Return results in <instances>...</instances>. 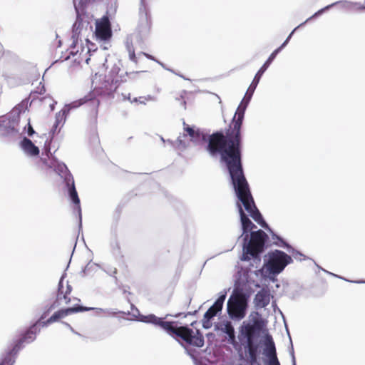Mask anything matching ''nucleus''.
Here are the masks:
<instances>
[{"label": "nucleus", "instance_id": "ddd939ff", "mask_svg": "<svg viewBox=\"0 0 365 365\" xmlns=\"http://www.w3.org/2000/svg\"><path fill=\"white\" fill-rule=\"evenodd\" d=\"M255 301L257 307L261 308L267 307L270 302L269 291L266 289H262L255 295Z\"/></svg>", "mask_w": 365, "mask_h": 365}, {"label": "nucleus", "instance_id": "412c9836", "mask_svg": "<svg viewBox=\"0 0 365 365\" xmlns=\"http://www.w3.org/2000/svg\"><path fill=\"white\" fill-rule=\"evenodd\" d=\"M46 90H45V88L43 86H41V88H40V91L38 92V91H34L31 93V97H32V101H35L36 99H38L40 101H42V100H48L49 102L51 101V98L49 97V96H44V97H41V96L42 94H43L45 93Z\"/></svg>", "mask_w": 365, "mask_h": 365}, {"label": "nucleus", "instance_id": "7ed1b4c3", "mask_svg": "<svg viewBox=\"0 0 365 365\" xmlns=\"http://www.w3.org/2000/svg\"><path fill=\"white\" fill-rule=\"evenodd\" d=\"M267 235L262 230L250 232L248 242L243 248V259L250 260L251 258L259 259V255L264 250Z\"/></svg>", "mask_w": 365, "mask_h": 365}, {"label": "nucleus", "instance_id": "0eeeda50", "mask_svg": "<svg viewBox=\"0 0 365 365\" xmlns=\"http://www.w3.org/2000/svg\"><path fill=\"white\" fill-rule=\"evenodd\" d=\"M247 299L243 294H236L227 302V312L232 318L243 319L246 315Z\"/></svg>", "mask_w": 365, "mask_h": 365}, {"label": "nucleus", "instance_id": "2eb2a0df", "mask_svg": "<svg viewBox=\"0 0 365 365\" xmlns=\"http://www.w3.org/2000/svg\"><path fill=\"white\" fill-rule=\"evenodd\" d=\"M21 145L22 149L28 155L31 156H36L39 154V149L37 146H36L32 141L27 138H24L21 143Z\"/></svg>", "mask_w": 365, "mask_h": 365}, {"label": "nucleus", "instance_id": "6e6552de", "mask_svg": "<svg viewBox=\"0 0 365 365\" xmlns=\"http://www.w3.org/2000/svg\"><path fill=\"white\" fill-rule=\"evenodd\" d=\"M39 331L40 329L38 328V323L34 324L14 342L13 347L6 353H11L15 359V356L22 349L24 344L34 341L36 339L37 333Z\"/></svg>", "mask_w": 365, "mask_h": 365}, {"label": "nucleus", "instance_id": "b1692460", "mask_svg": "<svg viewBox=\"0 0 365 365\" xmlns=\"http://www.w3.org/2000/svg\"><path fill=\"white\" fill-rule=\"evenodd\" d=\"M127 51L129 55V59L133 61L135 64H138V61L135 56V48L132 44L127 45Z\"/></svg>", "mask_w": 365, "mask_h": 365}, {"label": "nucleus", "instance_id": "5701e85b", "mask_svg": "<svg viewBox=\"0 0 365 365\" xmlns=\"http://www.w3.org/2000/svg\"><path fill=\"white\" fill-rule=\"evenodd\" d=\"M15 361L11 353H6L1 359L0 365H13Z\"/></svg>", "mask_w": 365, "mask_h": 365}, {"label": "nucleus", "instance_id": "39448f33", "mask_svg": "<svg viewBox=\"0 0 365 365\" xmlns=\"http://www.w3.org/2000/svg\"><path fill=\"white\" fill-rule=\"evenodd\" d=\"M264 327V322L260 319H255L252 324L243 322L239 328L240 341L246 344L254 343L255 339L259 336Z\"/></svg>", "mask_w": 365, "mask_h": 365}, {"label": "nucleus", "instance_id": "aec40b11", "mask_svg": "<svg viewBox=\"0 0 365 365\" xmlns=\"http://www.w3.org/2000/svg\"><path fill=\"white\" fill-rule=\"evenodd\" d=\"M4 124L0 125V135L2 136H6L10 134L16 133V130L14 126L11 125L10 120H4Z\"/></svg>", "mask_w": 365, "mask_h": 365}, {"label": "nucleus", "instance_id": "7c9ffc66", "mask_svg": "<svg viewBox=\"0 0 365 365\" xmlns=\"http://www.w3.org/2000/svg\"><path fill=\"white\" fill-rule=\"evenodd\" d=\"M55 308H56V306H55V304H52V305L51 306V307L49 308V310H50V309H55Z\"/></svg>", "mask_w": 365, "mask_h": 365}, {"label": "nucleus", "instance_id": "1a4fd4ad", "mask_svg": "<svg viewBox=\"0 0 365 365\" xmlns=\"http://www.w3.org/2000/svg\"><path fill=\"white\" fill-rule=\"evenodd\" d=\"M225 299V295H222L215 301L214 304L211 306L204 314L202 320V327L205 329L211 327L210 319L213 318L217 314L220 312L223 307V303Z\"/></svg>", "mask_w": 365, "mask_h": 365}, {"label": "nucleus", "instance_id": "423d86ee", "mask_svg": "<svg viewBox=\"0 0 365 365\" xmlns=\"http://www.w3.org/2000/svg\"><path fill=\"white\" fill-rule=\"evenodd\" d=\"M292 262V257L283 251L276 250L269 254L267 268L274 274H279L285 267Z\"/></svg>", "mask_w": 365, "mask_h": 365}, {"label": "nucleus", "instance_id": "c85d7f7f", "mask_svg": "<svg viewBox=\"0 0 365 365\" xmlns=\"http://www.w3.org/2000/svg\"><path fill=\"white\" fill-rule=\"evenodd\" d=\"M141 53L143 54L145 56H146L148 58L151 59V60H154V58L151 55L148 54V53H144V52H142Z\"/></svg>", "mask_w": 365, "mask_h": 365}, {"label": "nucleus", "instance_id": "f8f14e48", "mask_svg": "<svg viewBox=\"0 0 365 365\" xmlns=\"http://www.w3.org/2000/svg\"><path fill=\"white\" fill-rule=\"evenodd\" d=\"M264 354L268 359L269 365H280L277 359L275 345L272 339L265 344Z\"/></svg>", "mask_w": 365, "mask_h": 365}, {"label": "nucleus", "instance_id": "393cba45", "mask_svg": "<svg viewBox=\"0 0 365 365\" xmlns=\"http://www.w3.org/2000/svg\"><path fill=\"white\" fill-rule=\"evenodd\" d=\"M107 81L110 83V86L109 88V90H115L118 86H119V83H120V79H119V77L116 75L115 76H111L110 78H108Z\"/></svg>", "mask_w": 365, "mask_h": 365}, {"label": "nucleus", "instance_id": "a878e982", "mask_svg": "<svg viewBox=\"0 0 365 365\" xmlns=\"http://www.w3.org/2000/svg\"><path fill=\"white\" fill-rule=\"evenodd\" d=\"M75 5L78 4L80 6H83L88 3H97L103 1V0H73Z\"/></svg>", "mask_w": 365, "mask_h": 365}, {"label": "nucleus", "instance_id": "f3484780", "mask_svg": "<svg viewBox=\"0 0 365 365\" xmlns=\"http://www.w3.org/2000/svg\"><path fill=\"white\" fill-rule=\"evenodd\" d=\"M71 291L72 287L71 285L67 284L66 287L64 288L62 281H60L58 284L57 299L61 300L63 299L65 300V304H69L71 302V298L68 297V295L71 294Z\"/></svg>", "mask_w": 365, "mask_h": 365}, {"label": "nucleus", "instance_id": "f257e3e1", "mask_svg": "<svg viewBox=\"0 0 365 365\" xmlns=\"http://www.w3.org/2000/svg\"><path fill=\"white\" fill-rule=\"evenodd\" d=\"M243 110L242 108L238 109L225 133L217 131L209 136L207 150L211 155H221L222 160L226 163L239 200L249 215L259 225L267 228L268 225L255 203L242 169L241 128L244 119Z\"/></svg>", "mask_w": 365, "mask_h": 365}, {"label": "nucleus", "instance_id": "dca6fc26", "mask_svg": "<svg viewBox=\"0 0 365 365\" xmlns=\"http://www.w3.org/2000/svg\"><path fill=\"white\" fill-rule=\"evenodd\" d=\"M66 185L68 187L69 196L72 202L79 207L80 200L75 187L74 180L71 176L66 178Z\"/></svg>", "mask_w": 365, "mask_h": 365}, {"label": "nucleus", "instance_id": "4468645a", "mask_svg": "<svg viewBox=\"0 0 365 365\" xmlns=\"http://www.w3.org/2000/svg\"><path fill=\"white\" fill-rule=\"evenodd\" d=\"M239 213L240 215V220L242 223V227L243 230V232H247L248 231H250L253 230L254 228H256V226L252 222V221L249 219L247 215L245 213L241 204H237Z\"/></svg>", "mask_w": 365, "mask_h": 365}, {"label": "nucleus", "instance_id": "bb28decb", "mask_svg": "<svg viewBox=\"0 0 365 365\" xmlns=\"http://www.w3.org/2000/svg\"><path fill=\"white\" fill-rule=\"evenodd\" d=\"M34 133L35 132H34V130L32 125H31L30 122H29V123H28V135L29 136H31L34 134Z\"/></svg>", "mask_w": 365, "mask_h": 365}, {"label": "nucleus", "instance_id": "cd10ccee", "mask_svg": "<svg viewBox=\"0 0 365 365\" xmlns=\"http://www.w3.org/2000/svg\"><path fill=\"white\" fill-rule=\"evenodd\" d=\"M141 4H142V6L143 7V12H145V14L147 16H148V11H147V8H146V6H145V0H141Z\"/></svg>", "mask_w": 365, "mask_h": 365}, {"label": "nucleus", "instance_id": "c756f323", "mask_svg": "<svg viewBox=\"0 0 365 365\" xmlns=\"http://www.w3.org/2000/svg\"><path fill=\"white\" fill-rule=\"evenodd\" d=\"M43 163H44L45 165H47V161H46V160H43ZM48 166L49 168H52V165H48Z\"/></svg>", "mask_w": 365, "mask_h": 365}, {"label": "nucleus", "instance_id": "6ab92c4d", "mask_svg": "<svg viewBox=\"0 0 365 365\" xmlns=\"http://www.w3.org/2000/svg\"><path fill=\"white\" fill-rule=\"evenodd\" d=\"M183 129L185 132V135H187L190 137L192 140H199L201 138L202 133L199 129L195 130L193 128H191L189 125L183 123Z\"/></svg>", "mask_w": 365, "mask_h": 365}, {"label": "nucleus", "instance_id": "a211bd4d", "mask_svg": "<svg viewBox=\"0 0 365 365\" xmlns=\"http://www.w3.org/2000/svg\"><path fill=\"white\" fill-rule=\"evenodd\" d=\"M221 331L228 336V341L232 345L237 344L235 329L231 322H225L221 327Z\"/></svg>", "mask_w": 365, "mask_h": 365}, {"label": "nucleus", "instance_id": "20e7f679", "mask_svg": "<svg viewBox=\"0 0 365 365\" xmlns=\"http://www.w3.org/2000/svg\"><path fill=\"white\" fill-rule=\"evenodd\" d=\"M294 30L289 35V36L287 37L286 41L282 44L281 46H279L278 48L275 49L271 53V55L269 56L268 59L266 61V62L263 64V66L257 71V73H256V75H255L252 82L251 83L250 86H249V88H248V89L247 91V93L245 94V98L243 100L244 101H245V104L242 105V103H241V104L238 106L235 113H237L238 112V109H240V108H244L243 110H244V112L245 111L247 105L249 103V101H250V99H251V98H252V95H253V93L255 92V90L256 87L257 86V85H258V83L259 82V80H260L262 76L265 72V71L267 69V68L269 66V65L271 64L272 61L275 58V57L277 56L278 53L282 50V48L283 47H284L287 45V43L289 41V39H290L292 34L294 33ZM235 115H236V114H235L232 120L235 118Z\"/></svg>", "mask_w": 365, "mask_h": 365}, {"label": "nucleus", "instance_id": "f03ea898", "mask_svg": "<svg viewBox=\"0 0 365 365\" xmlns=\"http://www.w3.org/2000/svg\"><path fill=\"white\" fill-rule=\"evenodd\" d=\"M146 319L145 322L160 326L181 344L185 343L197 348L204 346V336L198 329L193 330L187 326L177 327L175 322L163 321L153 314L146 317Z\"/></svg>", "mask_w": 365, "mask_h": 365}, {"label": "nucleus", "instance_id": "473e14b6", "mask_svg": "<svg viewBox=\"0 0 365 365\" xmlns=\"http://www.w3.org/2000/svg\"><path fill=\"white\" fill-rule=\"evenodd\" d=\"M294 365H295V364H294Z\"/></svg>", "mask_w": 365, "mask_h": 365}, {"label": "nucleus", "instance_id": "9d476101", "mask_svg": "<svg viewBox=\"0 0 365 365\" xmlns=\"http://www.w3.org/2000/svg\"><path fill=\"white\" fill-rule=\"evenodd\" d=\"M92 309V308H88L83 306H76L73 307L62 309L57 312H56L51 317H49L46 322H43V326H46L48 324L53 323L55 322L58 321L60 319L64 318L68 315L72 314L73 313H77L80 312H85Z\"/></svg>", "mask_w": 365, "mask_h": 365}, {"label": "nucleus", "instance_id": "4be33fe9", "mask_svg": "<svg viewBox=\"0 0 365 365\" xmlns=\"http://www.w3.org/2000/svg\"><path fill=\"white\" fill-rule=\"evenodd\" d=\"M248 349L249 356L251 361L255 362L257 360V346L255 345V342L247 344Z\"/></svg>", "mask_w": 365, "mask_h": 365}, {"label": "nucleus", "instance_id": "9b49d317", "mask_svg": "<svg viewBox=\"0 0 365 365\" xmlns=\"http://www.w3.org/2000/svg\"><path fill=\"white\" fill-rule=\"evenodd\" d=\"M96 35L101 40H107L111 36L110 24L108 16H103L96 21Z\"/></svg>", "mask_w": 365, "mask_h": 365}, {"label": "nucleus", "instance_id": "2f4dec72", "mask_svg": "<svg viewBox=\"0 0 365 365\" xmlns=\"http://www.w3.org/2000/svg\"><path fill=\"white\" fill-rule=\"evenodd\" d=\"M247 237H248V235H247L245 240H247Z\"/></svg>", "mask_w": 365, "mask_h": 365}]
</instances>
